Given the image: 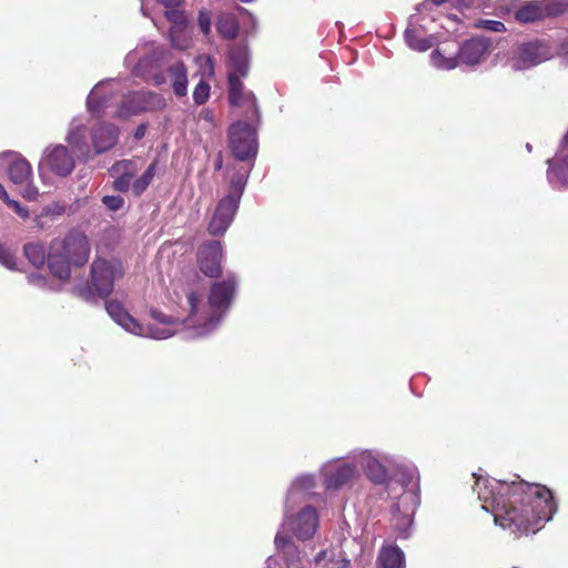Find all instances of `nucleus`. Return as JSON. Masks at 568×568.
<instances>
[{"label":"nucleus","mask_w":568,"mask_h":568,"mask_svg":"<svg viewBox=\"0 0 568 568\" xmlns=\"http://www.w3.org/2000/svg\"><path fill=\"white\" fill-rule=\"evenodd\" d=\"M474 489L483 509L493 514L495 524L517 536L536 532L557 510L551 490L542 485L477 479Z\"/></svg>","instance_id":"obj_1"},{"label":"nucleus","mask_w":568,"mask_h":568,"mask_svg":"<svg viewBox=\"0 0 568 568\" xmlns=\"http://www.w3.org/2000/svg\"><path fill=\"white\" fill-rule=\"evenodd\" d=\"M91 256V242L88 235L72 229L63 236L53 239L48 248V268L51 275L67 282L72 271L84 267Z\"/></svg>","instance_id":"obj_2"},{"label":"nucleus","mask_w":568,"mask_h":568,"mask_svg":"<svg viewBox=\"0 0 568 568\" xmlns=\"http://www.w3.org/2000/svg\"><path fill=\"white\" fill-rule=\"evenodd\" d=\"M123 274L121 261L98 256L90 265L88 285L77 287V294L84 301H92L95 297L105 300L113 292L114 282Z\"/></svg>","instance_id":"obj_3"},{"label":"nucleus","mask_w":568,"mask_h":568,"mask_svg":"<svg viewBox=\"0 0 568 568\" xmlns=\"http://www.w3.org/2000/svg\"><path fill=\"white\" fill-rule=\"evenodd\" d=\"M490 41L486 38L473 37L466 40L455 57L446 58L439 49L432 53L433 63L440 69L452 70L459 64L476 65L489 52Z\"/></svg>","instance_id":"obj_4"},{"label":"nucleus","mask_w":568,"mask_h":568,"mask_svg":"<svg viewBox=\"0 0 568 568\" xmlns=\"http://www.w3.org/2000/svg\"><path fill=\"white\" fill-rule=\"evenodd\" d=\"M256 120H240L229 128V146L233 156L239 161L255 158L258 149L256 130L253 124Z\"/></svg>","instance_id":"obj_5"},{"label":"nucleus","mask_w":568,"mask_h":568,"mask_svg":"<svg viewBox=\"0 0 568 568\" xmlns=\"http://www.w3.org/2000/svg\"><path fill=\"white\" fill-rule=\"evenodd\" d=\"M243 77L236 73L227 74L229 101L233 106L244 109V116L250 120L260 122V110L257 100L253 92L244 93V84L241 81Z\"/></svg>","instance_id":"obj_6"},{"label":"nucleus","mask_w":568,"mask_h":568,"mask_svg":"<svg viewBox=\"0 0 568 568\" xmlns=\"http://www.w3.org/2000/svg\"><path fill=\"white\" fill-rule=\"evenodd\" d=\"M223 258L222 243L216 240L203 242L196 252L197 266L210 278H219L222 275Z\"/></svg>","instance_id":"obj_7"},{"label":"nucleus","mask_w":568,"mask_h":568,"mask_svg":"<svg viewBox=\"0 0 568 568\" xmlns=\"http://www.w3.org/2000/svg\"><path fill=\"white\" fill-rule=\"evenodd\" d=\"M548 57V48L542 42H526L516 49L510 59V67L515 71L526 70L546 61Z\"/></svg>","instance_id":"obj_8"},{"label":"nucleus","mask_w":568,"mask_h":568,"mask_svg":"<svg viewBox=\"0 0 568 568\" xmlns=\"http://www.w3.org/2000/svg\"><path fill=\"white\" fill-rule=\"evenodd\" d=\"M240 195L229 194L220 200L207 225L213 236L223 235L231 225L239 207Z\"/></svg>","instance_id":"obj_9"},{"label":"nucleus","mask_w":568,"mask_h":568,"mask_svg":"<svg viewBox=\"0 0 568 568\" xmlns=\"http://www.w3.org/2000/svg\"><path fill=\"white\" fill-rule=\"evenodd\" d=\"M166 105L165 99L151 91H138L129 94L122 101V111L125 114H140L143 112L160 111Z\"/></svg>","instance_id":"obj_10"},{"label":"nucleus","mask_w":568,"mask_h":568,"mask_svg":"<svg viewBox=\"0 0 568 568\" xmlns=\"http://www.w3.org/2000/svg\"><path fill=\"white\" fill-rule=\"evenodd\" d=\"M287 525L300 540L311 539L318 526V515L313 506H306L287 520Z\"/></svg>","instance_id":"obj_11"},{"label":"nucleus","mask_w":568,"mask_h":568,"mask_svg":"<svg viewBox=\"0 0 568 568\" xmlns=\"http://www.w3.org/2000/svg\"><path fill=\"white\" fill-rule=\"evenodd\" d=\"M236 286L237 283L233 275H229L223 281L214 282L209 294L210 306L215 310H227L233 302Z\"/></svg>","instance_id":"obj_12"},{"label":"nucleus","mask_w":568,"mask_h":568,"mask_svg":"<svg viewBox=\"0 0 568 568\" xmlns=\"http://www.w3.org/2000/svg\"><path fill=\"white\" fill-rule=\"evenodd\" d=\"M43 164L61 176L69 175L74 168V160L64 145H55L48 149Z\"/></svg>","instance_id":"obj_13"},{"label":"nucleus","mask_w":568,"mask_h":568,"mask_svg":"<svg viewBox=\"0 0 568 568\" xmlns=\"http://www.w3.org/2000/svg\"><path fill=\"white\" fill-rule=\"evenodd\" d=\"M105 310L108 314L125 331L135 335H146L143 326L126 312L121 302L116 300L106 301Z\"/></svg>","instance_id":"obj_14"},{"label":"nucleus","mask_w":568,"mask_h":568,"mask_svg":"<svg viewBox=\"0 0 568 568\" xmlns=\"http://www.w3.org/2000/svg\"><path fill=\"white\" fill-rule=\"evenodd\" d=\"M119 140V129L112 123H99L92 131V144L97 154L111 150Z\"/></svg>","instance_id":"obj_15"},{"label":"nucleus","mask_w":568,"mask_h":568,"mask_svg":"<svg viewBox=\"0 0 568 568\" xmlns=\"http://www.w3.org/2000/svg\"><path fill=\"white\" fill-rule=\"evenodd\" d=\"M274 545L278 554L282 555L286 568H303L298 547L292 541L291 537L278 531L274 538Z\"/></svg>","instance_id":"obj_16"},{"label":"nucleus","mask_w":568,"mask_h":568,"mask_svg":"<svg viewBox=\"0 0 568 568\" xmlns=\"http://www.w3.org/2000/svg\"><path fill=\"white\" fill-rule=\"evenodd\" d=\"M251 55L246 44H233L229 49L227 63L232 69L229 73H236L243 78L248 75Z\"/></svg>","instance_id":"obj_17"},{"label":"nucleus","mask_w":568,"mask_h":568,"mask_svg":"<svg viewBox=\"0 0 568 568\" xmlns=\"http://www.w3.org/2000/svg\"><path fill=\"white\" fill-rule=\"evenodd\" d=\"M356 476V468L349 464H343L325 474L324 486L327 489L338 490L351 484Z\"/></svg>","instance_id":"obj_18"},{"label":"nucleus","mask_w":568,"mask_h":568,"mask_svg":"<svg viewBox=\"0 0 568 568\" xmlns=\"http://www.w3.org/2000/svg\"><path fill=\"white\" fill-rule=\"evenodd\" d=\"M165 18L173 23L169 30V36L173 47L183 50L187 48L186 40L180 41L179 36L186 27V20L182 11L171 8L165 11Z\"/></svg>","instance_id":"obj_19"},{"label":"nucleus","mask_w":568,"mask_h":568,"mask_svg":"<svg viewBox=\"0 0 568 568\" xmlns=\"http://www.w3.org/2000/svg\"><path fill=\"white\" fill-rule=\"evenodd\" d=\"M172 80V89L176 97H185L187 93V69L183 62H175L168 68Z\"/></svg>","instance_id":"obj_20"},{"label":"nucleus","mask_w":568,"mask_h":568,"mask_svg":"<svg viewBox=\"0 0 568 568\" xmlns=\"http://www.w3.org/2000/svg\"><path fill=\"white\" fill-rule=\"evenodd\" d=\"M8 175L14 184H24L32 176L31 165L26 159H16L8 168Z\"/></svg>","instance_id":"obj_21"},{"label":"nucleus","mask_w":568,"mask_h":568,"mask_svg":"<svg viewBox=\"0 0 568 568\" xmlns=\"http://www.w3.org/2000/svg\"><path fill=\"white\" fill-rule=\"evenodd\" d=\"M216 28L223 39L233 40L239 34L240 26L234 13L225 12L219 16Z\"/></svg>","instance_id":"obj_22"},{"label":"nucleus","mask_w":568,"mask_h":568,"mask_svg":"<svg viewBox=\"0 0 568 568\" xmlns=\"http://www.w3.org/2000/svg\"><path fill=\"white\" fill-rule=\"evenodd\" d=\"M377 561L382 568H403L404 554L396 546L383 547Z\"/></svg>","instance_id":"obj_23"},{"label":"nucleus","mask_w":568,"mask_h":568,"mask_svg":"<svg viewBox=\"0 0 568 568\" xmlns=\"http://www.w3.org/2000/svg\"><path fill=\"white\" fill-rule=\"evenodd\" d=\"M24 255L28 261L37 268H41L48 264V252L41 243H28L23 247Z\"/></svg>","instance_id":"obj_24"},{"label":"nucleus","mask_w":568,"mask_h":568,"mask_svg":"<svg viewBox=\"0 0 568 568\" xmlns=\"http://www.w3.org/2000/svg\"><path fill=\"white\" fill-rule=\"evenodd\" d=\"M516 20L528 23L541 20L545 17L542 8L537 3H528L516 11Z\"/></svg>","instance_id":"obj_25"},{"label":"nucleus","mask_w":568,"mask_h":568,"mask_svg":"<svg viewBox=\"0 0 568 568\" xmlns=\"http://www.w3.org/2000/svg\"><path fill=\"white\" fill-rule=\"evenodd\" d=\"M156 172V162H152L144 173L134 181L132 184V191L135 196H140L151 184Z\"/></svg>","instance_id":"obj_26"},{"label":"nucleus","mask_w":568,"mask_h":568,"mask_svg":"<svg viewBox=\"0 0 568 568\" xmlns=\"http://www.w3.org/2000/svg\"><path fill=\"white\" fill-rule=\"evenodd\" d=\"M405 40L412 49L417 51H427L432 47L430 41L419 38L418 32L415 29H407L405 31Z\"/></svg>","instance_id":"obj_27"},{"label":"nucleus","mask_w":568,"mask_h":568,"mask_svg":"<svg viewBox=\"0 0 568 568\" xmlns=\"http://www.w3.org/2000/svg\"><path fill=\"white\" fill-rule=\"evenodd\" d=\"M366 475L375 484H384L387 479L385 467L375 460L367 463Z\"/></svg>","instance_id":"obj_28"},{"label":"nucleus","mask_w":568,"mask_h":568,"mask_svg":"<svg viewBox=\"0 0 568 568\" xmlns=\"http://www.w3.org/2000/svg\"><path fill=\"white\" fill-rule=\"evenodd\" d=\"M211 87L210 84L201 80L193 90V100L196 105L204 104L210 98Z\"/></svg>","instance_id":"obj_29"},{"label":"nucleus","mask_w":568,"mask_h":568,"mask_svg":"<svg viewBox=\"0 0 568 568\" xmlns=\"http://www.w3.org/2000/svg\"><path fill=\"white\" fill-rule=\"evenodd\" d=\"M0 263L9 270L17 268V257L14 253L0 243Z\"/></svg>","instance_id":"obj_30"},{"label":"nucleus","mask_w":568,"mask_h":568,"mask_svg":"<svg viewBox=\"0 0 568 568\" xmlns=\"http://www.w3.org/2000/svg\"><path fill=\"white\" fill-rule=\"evenodd\" d=\"M87 104H88L89 110L92 113H99V112H101L105 108L106 100L105 99H101L99 97V94H98V91H93L88 97Z\"/></svg>","instance_id":"obj_31"},{"label":"nucleus","mask_w":568,"mask_h":568,"mask_svg":"<svg viewBox=\"0 0 568 568\" xmlns=\"http://www.w3.org/2000/svg\"><path fill=\"white\" fill-rule=\"evenodd\" d=\"M476 27L485 29V30H488V31H491V32H504V31H506L505 24L501 21H497V20H488V19L479 20L476 23Z\"/></svg>","instance_id":"obj_32"},{"label":"nucleus","mask_w":568,"mask_h":568,"mask_svg":"<svg viewBox=\"0 0 568 568\" xmlns=\"http://www.w3.org/2000/svg\"><path fill=\"white\" fill-rule=\"evenodd\" d=\"M102 203L111 211H118L124 205V200L120 195H105Z\"/></svg>","instance_id":"obj_33"},{"label":"nucleus","mask_w":568,"mask_h":568,"mask_svg":"<svg viewBox=\"0 0 568 568\" xmlns=\"http://www.w3.org/2000/svg\"><path fill=\"white\" fill-rule=\"evenodd\" d=\"M132 180V174L124 173L121 176L116 178L113 182L114 190L119 192L129 191L130 184Z\"/></svg>","instance_id":"obj_34"},{"label":"nucleus","mask_w":568,"mask_h":568,"mask_svg":"<svg viewBox=\"0 0 568 568\" xmlns=\"http://www.w3.org/2000/svg\"><path fill=\"white\" fill-rule=\"evenodd\" d=\"M199 28L204 34L211 31V14L207 11H200L199 13Z\"/></svg>","instance_id":"obj_35"},{"label":"nucleus","mask_w":568,"mask_h":568,"mask_svg":"<svg viewBox=\"0 0 568 568\" xmlns=\"http://www.w3.org/2000/svg\"><path fill=\"white\" fill-rule=\"evenodd\" d=\"M151 316L159 323L173 325L178 323V320L173 316L166 315L159 310H151Z\"/></svg>","instance_id":"obj_36"},{"label":"nucleus","mask_w":568,"mask_h":568,"mask_svg":"<svg viewBox=\"0 0 568 568\" xmlns=\"http://www.w3.org/2000/svg\"><path fill=\"white\" fill-rule=\"evenodd\" d=\"M186 302L189 305L190 316L196 315L197 306H199V302H200L197 293L194 291H190L186 294Z\"/></svg>","instance_id":"obj_37"},{"label":"nucleus","mask_w":568,"mask_h":568,"mask_svg":"<svg viewBox=\"0 0 568 568\" xmlns=\"http://www.w3.org/2000/svg\"><path fill=\"white\" fill-rule=\"evenodd\" d=\"M4 202L9 206H11L17 212V214H19L22 219L29 217V211L26 207L21 206V204L18 201L11 200L9 197V201H4Z\"/></svg>","instance_id":"obj_38"},{"label":"nucleus","mask_w":568,"mask_h":568,"mask_svg":"<svg viewBox=\"0 0 568 568\" xmlns=\"http://www.w3.org/2000/svg\"><path fill=\"white\" fill-rule=\"evenodd\" d=\"M151 337L153 338H156V339H163V338H168L170 336H172V331L168 329V328H156V329H153V328H149V332Z\"/></svg>","instance_id":"obj_39"},{"label":"nucleus","mask_w":568,"mask_h":568,"mask_svg":"<svg viewBox=\"0 0 568 568\" xmlns=\"http://www.w3.org/2000/svg\"><path fill=\"white\" fill-rule=\"evenodd\" d=\"M145 132H146V125L145 124H140V125L136 126V129L134 131V138L136 140H141V139L144 138Z\"/></svg>","instance_id":"obj_40"},{"label":"nucleus","mask_w":568,"mask_h":568,"mask_svg":"<svg viewBox=\"0 0 568 568\" xmlns=\"http://www.w3.org/2000/svg\"><path fill=\"white\" fill-rule=\"evenodd\" d=\"M232 185L235 187V189H239L240 193H242V190L244 187V181H243V178L241 175L239 176H235L232 179ZM241 196V194H239Z\"/></svg>","instance_id":"obj_41"},{"label":"nucleus","mask_w":568,"mask_h":568,"mask_svg":"<svg viewBox=\"0 0 568 568\" xmlns=\"http://www.w3.org/2000/svg\"><path fill=\"white\" fill-rule=\"evenodd\" d=\"M160 3H162L166 8H175L180 6L181 0H158Z\"/></svg>","instance_id":"obj_42"},{"label":"nucleus","mask_w":568,"mask_h":568,"mask_svg":"<svg viewBox=\"0 0 568 568\" xmlns=\"http://www.w3.org/2000/svg\"><path fill=\"white\" fill-rule=\"evenodd\" d=\"M152 79L155 85H161L165 82V77L162 73L154 74Z\"/></svg>","instance_id":"obj_43"},{"label":"nucleus","mask_w":568,"mask_h":568,"mask_svg":"<svg viewBox=\"0 0 568 568\" xmlns=\"http://www.w3.org/2000/svg\"><path fill=\"white\" fill-rule=\"evenodd\" d=\"M205 61H206V65L209 67L210 73L212 74L214 72V61H213L212 57L206 55Z\"/></svg>","instance_id":"obj_44"},{"label":"nucleus","mask_w":568,"mask_h":568,"mask_svg":"<svg viewBox=\"0 0 568 568\" xmlns=\"http://www.w3.org/2000/svg\"><path fill=\"white\" fill-rule=\"evenodd\" d=\"M0 199L3 201H9V195L1 183H0Z\"/></svg>","instance_id":"obj_45"},{"label":"nucleus","mask_w":568,"mask_h":568,"mask_svg":"<svg viewBox=\"0 0 568 568\" xmlns=\"http://www.w3.org/2000/svg\"><path fill=\"white\" fill-rule=\"evenodd\" d=\"M68 141L71 145H73L74 148H78V142L75 140V134L74 133H71L68 138Z\"/></svg>","instance_id":"obj_46"},{"label":"nucleus","mask_w":568,"mask_h":568,"mask_svg":"<svg viewBox=\"0 0 568 568\" xmlns=\"http://www.w3.org/2000/svg\"><path fill=\"white\" fill-rule=\"evenodd\" d=\"M324 556H325V551H321V552L316 556V558H315L316 562H318L321 559H323V558H324Z\"/></svg>","instance_id":"obj_47"},{"label":"nucleus","mask_w":568,"mask_h":568,"mask_svg":"<svg viewBox=\"0 0 568 568\" xmlns=\"http://www.w3.org/2000/svg\"><path fill=\"white\" fill-rule=\"evenodd\" d=\"M565 142H566V145L568 146V131H567V134L565 136Z\"/></svg>","instance_id":"obj_48"},{"label":"nucleus","mask_w":568,"mask_h":568,"mask_svg":"<svg viewBox=\"0 0 568 568\" xmlns=\"http://www.w3.org/2000/svg\"><path fill=\"white\" fill-rule=\"evenodd\" d=\"M221 161L220 162H216V168L220 169L221 168Z\"/></svg>","instance_id":"obj_49"}]
</instances>
